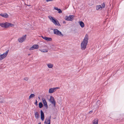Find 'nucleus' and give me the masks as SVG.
Wrapping results in <instances>:
<instances>
[{
	"instance_id": "obj_1",
	"label": "nucleus",
	"mask_w": 124,
	"mask_h": 124,
	"mask_svg": "<svg viewBox=\"0 0 124 124\" xmlns=\"http://www.w3.org/2000/svg\"><path fill=\"white\" fill-rule=\"evenodd\" d=\"M88 35L86 34L83 41L81 44V47L82 50H85L86 48V46L88 42Z\"/></svg>"
},
{
	"instance_id": "obj_2",
	"label": "nucleus",
	"mask_w": 124,
	"mask_h": 124,
	"mask_svg": "<svg viewBox=\"0 0 124 124\" xmlns=\"http://www.w3.org/2000/svg\"><path fill=\"white\" fill-rule=\"evenodd\" d=\"M0 26L2 27L7 28L10 26L12 27H13L14 26V25L11 23L6 22L3 23H0Z\"/></svg>"
},
{
	"instance_id": "obj_3",
	"label": "nucleus",
	"mask_w": 124,
	"mask_h": 124,
	"mask_svg": "<svg viewBox=\"0 0 124 124\" xmlns=\"http://www.w3.org/2000/svg\"><path fill=\"white\" fill-rule=\"evenodd\" d=\"M50 19L55 25H57L58 26H60V25L58 21H56L55 19H54L53 17L51 16H48Z\"/></svg>"
},
{
	"instance_id": "obj_4",
	"label": "nucleus",
	"mask_w": 124,
	"mask_h": 124,
	"mask_svg": "<svg viewBox=\"0 0 124 124\" xmlns=\"http://www.w3.org/2000/svg\"><path fill=\"white\" fill-rule=\"evenodd\" d=\"M54 33L57 35L63 36V35L61 32L57 29H54Z\"/></svg>"
},
{
	"instance_id": "obj_5",
	"label": "nucleus",
	"mask_w": 124,
	"mask_h": 124,
	"mask_svg": "<svg viewBox=\"0 0 124 124\" xmlns=\"http://www.w3.org/2000/svg\"><path fill=\"white\" fill-rule=\"evenodd\" d=\"M51 116H50L49 117H47L45 120L44 123L45 124H50Z\"/></svg>"
},
{
	"instance_id": "obj_6",
	"label": "nucleus",
	"mask_w": 124,
	"mask_h": 124,
	"mask_svg": "<svg viewBox=\"0 0 124 124\" xmlns=\"http://www.w3.org/2000/svg\"><path fill=\"white\" fill-rule=\"evenodd\" d=\"M26 35H25L23 36L22 37L19 38L18 39V40L19 42L22 43L25 40L26 38Z\"/></svg>"
},
{
	"instance_id": "obj_7",
	"label": "nucleus",
	"mask_w": 124,
	"mask_h": 124,
	"mask_svg": "<svg viewBox=\"0 0 124 124\" xmlns=\"http://www.w3.org/2000/svg\"><path fill=\"white\" fill-rule=\"evenodd\" d=\"M49 101L52 104L54 105V106L55 107V106L56 102L54 101V99L52 96H51Z\"/></svg>"
},
{
	"instance_id": "obj_8",
	"label": "nucleus",
	"mask_w": 124,
	"mask_h": 124,
	"mask_svg": "<svg viewBox=\"0 0 124 124\" xmlns=\"http://www.w3.org/2000/svg\"><path fill=\"white\" fill-rule=\"evenodd\" d=\"M74 17V16L73 15H70L69 16L65 17V19L67 20L71 21L73 20Z\"/></svg>"
},
{
	"instance_id": "obj_9",
	"label": "nucleus",
	"mask_w": 124,
	"mask_h": 124,
	"mask_svg": "<svg viewBox=\"0 0 124 124\" xmlns=\"http://www.w3.org/2000/svg\"><path fill=\"white\" fill-rule=\"evenodd\" d=\"M42 100L44 106L46 108V109H47L48 108L45 99L44 98H42Z\"/></svg>"
},
{
	"instance_id": "obj_10",
	"label": "nucleus",
	"mask_w": 124,
	"mask_h": 124,
	"mask_svg": "<svg viewBox=\"0 0 124 124\" xmlns=\"http://www.w3.org/2000/svg\"><path fill=\"white\" fill-rule=\"evenodd\" d=\"M38 46L37 45H34L33 46L29 49V50H31L34 49H37L38 48Z\"/></svg>"
},
{
	"instance_id": "obj_11",
	"label": "nucleus",
	"mask_w": 124,
	"mask_h": 124,
	"mask_svg": "<svg viewBox=\"0 0 124 124\" xmlns=\"http://www.w3.org/2000/svg\"><path fill=\"white\" fill-rule=\"evenodd\" d=\"M8 50L6 51V52L5 53H4L3 54L1 55L3 59L6 56L8 53Z\"/></svg>"
},
{
	"instance_id": "obj_12",
	"label": "nucleus",
	"mask_w": 124,
	"mask_h": 124,
	"mask_svg": "<svg viewBox=\"0 0 124 124\" xmlns=\"http://www.w3.org/2000/svg\"><path fill=\"white\" fill-rule=\"evenodd\" d=\"M42 37L44 39L47 41H51L52 40V39L50 38L47 37L46 36L43 37L42 36Z\"/></svg>"
},
{
	"instance_id": "obj_13",
	"label": "nucleus",
	"mask_w": 124,
	"mask_h": 124,
	"mask_svg": "<svg viewBox=\"0 0 124 124\" xmlns=\"http://www.w3.org/2000/svg\"><path fill=\"white\" fill-rule=\"evenodd\" d=\"M41 116V120L43 121L44 120V113L42 110H40Z\"/></svg>"
},
{
	"instance_id": "obj_14",
	"label": "nucleus",
	"mask_w": 124,
	"mask_h": 124,
	"mask_svg": "<svg viewBox=\"0 0 124 124\" xmlns=\"http://www.w3.org/2000/svg\"><path fill=\"white\" fill-rule=\"evenodd\" d=\"M0 15L3 17L6 18H7L8 17V15L6 13L4 14L1 13L0 14Z\"/></svg>"
},
{
	"instance_id": "obj_15",
	"label": "nucleus",
	"mask_w": 124,
	"mask_h": 124,
	"mask_svg": "<svg viewBox=\"0 0 124 124\" xmlns=\"http://www.w3.org/2000/svg\"><path fill=\"white\" fill-rule=\"evenodd\" d=\"M55 89V88H50L49 90V92L50 93H52L54 91V90Z\"/></svg>"
},
{
	"instance_id": "obj_16",
	"label": "nucleus",
	"mask_w": 124,
	"mask_h": 124,
	"mask_svg": "<svg viewBox=\"0 0 124 124\" xmlns=\"http://www.w3.org/2000/svg\"><path fill=\"white\" fill-rule=\"evenodd\" d=\"M96 10H101L102 8V7L101 5H98L96 6Z\"/></svg>"
},
{
	"instance_id": "obj_17",
	"label": "nucleus",
	"mask_w": 124,
	"mask_h": 124,
	"mask_svg": "<svg viewBox=\"0 0 124 124\" xmlns=\"http://www.w3.org/2000/svg\"><path fill=\"white\" fill-rule=\"evenodd\" d=\"M98 119L96 118L93 121V124H98Z\"/></svg>"
},
{
	"instance_id": "obj_18",
	"label": "nucleus",
	"mask_w": 124,
	"mask_h": 124,
	"mask_svg": "<svg viewBox=\"0 0 124 124\" xmlns=\"http://www.w3.org/2000/svg\"><path fill=\"white\" fill-rule=\"evenodd\" d=\"M39 117V115L37 112H36L35 114V117L36 118L38 119Z\"/></svg>"
},
{
	"instance_id": "obj_19",
	"label": "nucleus",
	"mask_w": 124,
	"mask_h": 124,
	"mask_svg": "<svg viewBox=\"0 0 124 124\" xmlns=\"http://www.w3.org/2000/svg\"><path fill=\"white\" fill-rule=\"evenodd\" d=\"M82 28H83L84 27V24L83 22L82 21L79 22Z\"/></svg>"
},
{
	"instance_id": "obj_20",
	"label": "nucleus",
	"mask_w": 124,
	"mask_h": 124,
	"mask_svg": "<svg viewBox=\"0 0 124 124\" xmlns=\"http://www.w3.org/2000/svg\"><path fill=\"white\" fill-rule=\"evenodd\" d=\"M40 51L42 52H47L48 51V50L46 49H43L40 50Z\"/></svg>"
},
{
	"instance_id": "obj_21",
	"label": "nucleus",
	"mask_w": 124,
	"mask_h": 124,
	"mask_svg": "<svg viewBox=\"0 0 124 124\" xmlns=\"http://www.w3.org/2000/svg\"><path fill=\"white\" fill-rule=\"evenodd\" d=\"M35 96V95L33 94H31L29 97V99H30L31 98L34 97Z\"/></svg>"
},
{
	"instance_id": "obj_22",
	"label": "nucleus",
	"mask_w": 124,
	"mask_h": 124,
	"mask_svg": "<svg viewBox=\"0 0 124 124\" xmlns=\"http://www.w3.org/2000/svg\"><path fill=\"white\" fill-rule=\"evenodd\" d=\"M48 67L49 68H52L53 67V64H48L47 65Z\"/></svg>"
},
{
	"instance_id": "obj_23",
	"label": "nucleus",
	"mask_w": 124,
	"mask_h": 124,
	"mask_svg": "<svg viewBox=\"0 0 124 124\" xmlns=\"http://www.w3.org/2000/svg\"><path fill=\"white\" fill-rule=\"evenodd\" d=\"M39 107L40 108H42L43 106V105L41 102H40L39 104Z\"/></svg>"
},
{
	"instance_id": "obj_24",
	"label": "nucleus",
	"mask_w": 124,
	"mask_h": 124,
	"mask_svg": "<svg viewBox=\"0 0 124 124\" xmlns=\"http://www.w3.org/2000/svg\"><path fill=\"white\" fill-rule=\"evenodd\" d=\"M102 5V8H104L105 7V4L104 2H103L102 4H101Z\"/></svg>"
},
{
	"instance_id": "obj_25",
	"label": "nucleus",
	"mask_w": 124,
	"mask_h": 124,
	"mask_svg": "<svg viewBox=\"0 0 124 124\" xmlns=\"http://www.w3.org/2000/svg\"><path fill=\"white\" fill-rule=\"evenodd\" d=\"M57 10L58 11V13H60L62 12V10L60 9L59 8Z\"/></svg>"
},
{
	"instance_id": "obj_26",
	"label": "nucleus",
	"mask_w": 124,
	"mask_h": 124,
	"mask_svg": "<svg viewBox=\"0 0 124 124\" xmlns=\"http://www.w3.org/2000/svg\"><path fill=\"white\" fill-rule=\"evenodd\" d=\"M3 102V99H2V100H1V99L0 98V102L1 103H2Z\"/></svg>"
},
{
	"instance_id": "obj_27",
	"label": "nucleus",
	"mask_w": 124,
	"mask_h": 124,
	"mask_svg": "<svg viewBox=\"0 0 124 124\" xmlns=\"http://www.w3.org/2000/svg\"><path fill=\"white\" fill-rule=\"evenodd\" d=\"M37 103H38V101H37L36 100V101H35V105H36V106H37L38 105V104H37Z\"/></svg>"
},
{
	"instance_id": "obj_28",
	"label": "nucleus",
	"mask_w": 124,
	"mask_h": 124,
	"mask_svg": "<svg viewBox=\"0 0 124 124\" xmlns=\"http://www.w3.org/2000/svg\"><path fill=\"white\" fill-rule=\"evenodd\" d=\"M54 9L57 10L59 8H57L56 7H54Z\"/></svg>"
},
{
	"instance_id": "obj_29",
	"label": "nucleus",
	"mask_w": 124,
	"mask_h": 124,
	"mask_svg": "<svg viewBox=\"0 0 124 124\" xmlns=\"http://www.w3.org/2000/svg\"><path fill=\"white\" fill-rule=\"evenodd\" d=\"M24 80H28V78L27 77L25 78L24 79Z\"/></svg>"
},
{
	"instance_id": "obj_30",
	"label": "nucleus",
	"mask_w": 124,
	"mask_h": 124,
	"mask_svg": "<svg viewBox=\"0 0 124 124\" xmlns=\"http://www.w3.org/2000/svg\"><path fill=\"white\" fill-rule=\"evenodd\" d=\"M3 58H2V57L1 56V55H0V60H2Z\"/></svg>"
},
{
	"instance_id": "obj_31",
	"label": "nucleus",
	"mask_w": 124,
	"mask_h": 124,
	"mask_svg": "<svg viewBox=\"0 0 124 124\" xmlns=\"http://www.w3.org/2000/svg\"><path fill=\"white\" fill-rule=\"evenodd\" d=\"M47 2H49L50 1H52L53 0H46Z\"/></svg>"
},
{
	"instance_id": "obj_32",
	"label": "nucleus",
	"mask_w": 124,
	"mask_h": 124,
	"mask_svg": "<svg viewBox=\"0 0 124 124\" xmlns=\"http://www.w3.org/2000/svg\"><path fill=\"white\" fill-rule=\"evenodd\" d=\"M93 112V111H90L89 112V114H91L92 113V112Z\"/></svg>"
},
{
	"instance_id": "obj_33",
	"label": "nucleus",
	"mask_w": 124,
	"mask_h": 124,
	"mask_svg": "<svg viewBox=\"0 0 124 124\" xmlns=\"http://www.w3.org/2000/svg\"><path fill=\"white\" fill-rule=\"evenodd\" d=\"M100 102V101H98L97 102V104L98 103H99Z\"/></svg>"
},
{
	"instance_id": "obj_34",
	"label": "nucleus",
	"mask_w": 124,
	"mask_h": 124,
	"mask_svg": "<svg viewBox=\"0 0 124 124\" xmlns=\"http://www.w3.org/2000/svg\"><path fill=\"white\" fill-rule=\"evenodd\" d=\"M38 99H39V100H40V98L39 97H38Z\"/></svg>"
},
{
	"instance_id": "obj_35",
	"label": "nucleus",
	"mask_w": 124,
	"mask_h": 124,
	"mask_svg": "<svg viewBox=\"0 0 124 124\" xmlns=\"http://www.w3.org/2000/svg\"><path fill=\"white\" fill-rule=\"evenodd\" d=\"M63 23H65V22L64 21L63 22Z\"/></svg>"
},
{
	"instance_id": "obj_36",
	"label": "nucleus",
	"mask_w": 124,
	"mask_h": 124,
	"mask_svg": "<svg viewBox=\"0 0 124 124\" xmlns=\"http://www.w3.org/2000/svg\"><path fill=\"white\" fill-rule=\"evenodd\" d=\"M30 54H28V55H30Z\"/></svg>"
},
{
	"instance_id": "obj_37",
	"label": "nucleus",
	"mask_w": 124,
	"mask_h": 124,
	"mask_svg": "<svg viewBox=\"0 0 124 124\" xmlns=\"http://www.w3.org/2000/svg\"><path fill=\"white\" fill-rule=\"evenodd\" d=\"M56 88V89L58 88H57V87H56V88Z\"/></svg>"
},
{
	"instance_id": "obj_38",
	"label": "nucleus",
	"mask_w": 124,
	"mask_h": 124,
	"mask_svg": "<svg viewBox=\"0 0 124 124\" xmlns=\"http://www.w3.org/2000/svg\"><path fill=\"white\" fill-rule=\"evenodd\" d=\"M40 124V123L39 124Z\"/></svg>"
}]
</instances>
